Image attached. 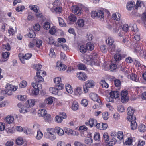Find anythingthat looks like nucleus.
Here are the masks:
<instances>
[{
  "instance_id": "nucleus-1",
  "label": "nucleus",
  "mask_w": 146,
  "mask_h": 146,
  "mask_svg": "<svg viewBox=\"0 0 146 146\" xmlns=\"http://www.w3.org/2000/svg\"><path fill=\"white\" fill-rule=\"evenodd\" d=\"M37 72L36 73V76L34 78V79L35 82H34L31 83L32 86L34 88L33 90V93L35 95H37L38 94L39 90L41 89L42 86L41 84L38 83L43 82L44 79L40 75L41 72Z\"/></svg>"
},
{
  "instance_id": "nucleus-2",
  "label": "nucleus",
  "mask_w": 146,
  "mask_h": 146,
  "mask_svg": "<svg viewBox=\"0 0 146 146\" xmlns=\"http://www.w3.org/2000/svg\"><path fill=\"white\" fill-rule=\"evenodd\" d=\"M134 112V110L131 107H129L127 109V113L128 116L127 117V119L131 122V129L133 130L135 129L137 127V123L135 121L136 117L133 115Z\"/></svg>"
},
{
  "instance_id": "nucleus-3",
  "label": "nucleus",
  "mask_w": 146,
  "mask_h": 146,
  "mask_svg": "<svg viewBox=\"0 0 146 146\" xmlns=\"http://www.w3.org/2000/svg\"><path fill=\"white\" fill-rule=\"evenodd\" d=\"M92 56H86L83 60V62L84 63L93 66H98L99 65L100 62L98 61L96 59L92 58Z\"/></svg>"
},
{
  "instance_id": "nucleus-4",
  "label": "nucleus",
  "mask_w": 146,
  "mask_h": 146,
  "mask_svg": "<svg viewBox=\"0 0 146 146\" xmlns=\"http://www.w3.org/2000/svg\"><path fill=\"white\" fill-rule=\"evenodd\" d=\"M95 84V82L92 80H91L86 81L85 82V85L83 87L84 92L85 93L88 92L89 88L94 87Z\"/></svg>"
},
{
  "instance_id": "nucleus-5",
  "label": "nucleus",
  "mask_w": 146,
  "mask_h": 146,
  "mask_svg": "<svg viewBox=\"0 0 146 146\" xmlns=\"http://www.w3.org/2000/svg\"><path fill=\"white\" fill-rule=\"evenodd\" d=\"M128 92L125 90H122L121 93V101L123 103L127 102L129 99L128 96Z\"/></svg>"
},
{
  "instance_id": "nucleus-6",
  "label": "nucleus",
  "mask_w": 146,
  "mask_h": 146,
  "mask_svg": "<svg viewBox=\"0 0 146 146\" xmlns=\"http://www.w3.org/2000/svg\"><path fill=\"white\" fill-rule=\"evenodd\" d=\"M107 27L110 29H111L113 28V32L117 33L119 29L120 28L121 25L118 24H117L116 23H115L113 24H108Z\"/></svg>"
},
{
  "instance_id": "nucleus-7",
  "label": "nucleus",
  "mask_w": 146,
  "mask_h": 146,
  "mask_svg": "<svg viewBox=\"0 0 146 146\" xmlns=\"http://www.w3.org/2000/svg\"><path fill=\"white\" fill-rule=\"evenodd\" d=\"M91 16L92 18L97 17L100 18H102L104 17V13L103 12L100 10L97 11H93L91 13Z\"/></svg>"
},
{
  "instance_id": "nucleus-8",
  "label": "nucleus",
  "mask_w": 146,
  "mask_h": 146,
  "mask_svg": "<svg viewBox=\"0 0 146 146\" xmlns=\"http://www.w3.org/2000/svg\"><path fill=\"white\" fill-rule=\"evenodd\" d=\"M85 123L86 125L89 126L90 127H96V124H98L96 120L93 118H90L89 121L87 122H86Z\"/></svg>"
},
{
  "instance_id": "nucleus-9",
  "label": "nucleus",
  "mask_w": 146,
  "mask_h": 146,
  "mask_svg": "<svg viewBox=\"0 0 146 146\" xmlns=\"http://www.w3.org/2000/svg\"><path fill=\"white\" fill-rule=\"evenodd\" d=\"M76 76L80 80L82 81H85L87 79V76L86 74L83 72L77 73Z\"/></svg>"
},
{
  "instance_id": "nucleus-10",
  "label": "nucleus",
  "mask_w": 146,
  "mask_h": 146,
  "mask_svg": "<svg viewBox=\"0 0 146 146\" xmlns=\"http://www.w3.org/2000/svg\"><path fill=\"white\" fill-rule=\"evenodd\" d=\"M73 12L76 15H80L82 12L81 8L76 5L73 6Z\"/></svg>"
},
{
  "instance_id": "nucleus-11",
  "label": "nucleus",
  "mask_w": 146,
  "mask_h": 146,
  "mask_svg": "<svg viewBox=\"0 0 146 146\" xmlns=\"http://www.w3.org/2000/svg\"><path fill=\"white\" fill-rule=\"evenodd\" d=\"M65 132L70 135H78V133L69 128H66L64 129Z\"/></svg>"
},
{
  "instance_id": "nucleus-12",
  "label": "nucleus",
  "mask_w": 146,
  "mask_h": 146,
  "mask_svg": "<svg viewBox=\"0 0 146 146\" xmlns=\"http://www.w3.org/2000/svg\"><path fill=\"white\" fill-rule=\"evenodd\" d=\"M108 127V125L106 123H98L96 124V127L100 130H104L106 129Z\"/></svg>"
},
{
  "instance_id": "nucleus-13",
  "label": "nucleus",
  "mask_w": 146,
  "mask_h": 146,
  "mask_svg": "<svg viewBox=\"0 0 146 146\" xmlns=\"http://www.w3.org/2000/svg\"><path fill=\"white\" fill-rule=\"evenodd\" d=\"M57 66L58 69L61 71H63L65 70L67 68V66L60 62H57Z\"/></svg>"
},
{
  "instance_id": "nucleus-14",
  "label": "nucleus",
  "mask_w": 146,
  "mask_h": 146,
  "mask_svg": "<svg viewBox=\"0 0 146 146\" xmlns=\"http://www.w3.org/2000/svg\"><path fill=\"white\" fill-rule=\"evenodd\" d=\"M66 117V113L64 112L60 113L58 115L56 116V119L58 121V119H60V121L58 120L59 122H62L63 121V119H65Z\"/></svg>"
},
{
  "instance_id": "nucleus-15",
  "label": "nucleus",
  "mask_w": 146,
  "mask_h": 146,
  "mask_svg": "<svg viewBox=\"0 0 146 146\" xmlns=\"http://www.w3.org/2000/svg\"><path fill=\"white\" fill-rule=\"evenodd\" d=\"M123 63H122L121 64H120V65L117 64L118 66V68L119 69V70L121 71H122L123 72L124 74L126 76L127 75L128 76H129L128 75L129 74V72L124 67V66H123Z\"/></svg>"
},
{
  "instance_id": "nucleus-16",
  "label": "nucleus",
  "mask_w": 146,
  "mask_h": 146,
  "mask_svg": "<svg viewBox=\"0 0 146 146\" xmlns=\"http://www.w3.org/2000/svg\"><path fill=\"white\" fill-rule=\"evenodd\" d=\"M117 142L116 138L114 137H110L108 141L107 142V144L109 145L113 146Z\"/></svg>"
},
{
  "instance_id": "nucleus-17",
  "label": "nucleus",
  "mask_w": 146,
  "mask_h": 146,
  "mask_svg": "<svg viewBox=\"0 0 146 146\" xmlns=\"http://www.w3.org/2000/svg\"><path fill=\"white\" fill-rule=\"evenodd\" d=\"M54 131L58 135L60 136L63 135L64 133V131L63 130L59 127H56L54 129Z\"/></svg>"
},
{
  "instance_id": "nucleus-18",
  "label": "nucleus",
  "mask_w": 146,
  "mask_h": 146,
  "mask_svg": "<svg viewBox=\"0 0 146 146\" xmlns=\"http://www.w3.org/2000/svg\"><path fill=\"white\" fill-rule=\"evenodd\" d=\"M121 15L118 13H113L112 15V18L114 20L116 21H120L121 19Z\"/></svg>"
},
{
  "instance_id": "nucleus-19",
  "label": "nucleus",
  "mask_w": 146,
  "mask_h": 146,
  "mask_svg": "<svg viewBox=\"0 0 146 146\" xmlns=\"http://www.w3.org/2000/svg\"><path fill=\"white\" fill-rule=\"evenodd\" d=\"M82 92V91L81 90V87H76L74 89V94L75 95L80 96Z\"/></svg>"
},
{
  "instance_id": "nucleus-20",
  "label": "nucleus",
  "mask_w": 146,
  "mask_h": 146,
  "mask_svg": "<svg viewBox=\"0 0 146 146\" xmlns=\"http://www.w3.org/2000/svg\"><path fill=\"white\" fill-rule=\"evenodd\" d=\"M26 106L27 108L33 106L35 104V100L33 99H31L28 100L25 103Z\"/></svg>"
},
{
  "instance_id": "nucleus-21",
  "label": "nucleus",
  "mask_w": 146,
  "mask_h": 146,
  "mask_svg": "<svg viewBox=\"0 0 146 146\" xmlns=\"http://www.w3.org/2000/svg\"><path fill=\"white\" fill-rule=\"evenodd\" d=\"M5 88H6L5 90H12L14 91H15L17 89L16 87H14L9 84H6Z\"/></svg>"
},
{
  "instance_id": "nucleus-22",
  "label": "nucleus",
  "mask_w": 146,
  "mask_h": 146,
  "mask_svg": "<svg viewBox=\"0 0 146 146\" xmlns=\"http://www.w3.org/2000/svg\"><path fill=\"white\" fill-rule=\"evenodd\" d=\"M60 3L59 1L58 0H55L50 5V8L51 9H53L55 7H59Z\"/></svg>"
},
{
  "instance_id": "nucleus-23",
  "label": "nucleus",
  "mask_w": 146,
  "mask_h": 146,
  "mask_svg": "<svg viewBox=\"0 0 146 146\" xmlns=\"http://www.w3.org/2000/svg\"><path fill=\"white\" fill-rule=\"evenodd\" d=\"M50 10L52 12H55L56 13H60L62 11V8L60 7H55L53 9L51 8Z\"/></svg>"
},
{
  "instance_id": "nucleus-24",
  "label": "nucleus",
  "mask_w": 146,
  "mask_h": 146,
  "mask_svg": "<svg viewBox=\"0 0 146 146\" xmlns=\"http://www.w3.org/2000/svg\"><path fill=\"white\" fill-rule=\"evenodd\" d=\"M84 25V21L83 19H79L77 21L76 25L80 27H83Z\"/></svg>"
},
{
  "instance_id": "nucleus-25",
  "label": "nucleus",
  "mask_w": 146,
  "mask_h": 146,
  "mask_svg": "<svg viewBox=\"0 0 146 146\" xmlns=\"http://www.w3.org/2000/svg\"><path fill=\"white\" fill-rule=\"evenodd\" d=\"M38 114L39 116H44L47 114V111L45 109H41L39 110L38 112Z\"/></svg>"
},
{
  "instance_id": "nucleus-26",
  "label": "nucleus",
  "mask_w": 146,
  "mask_h": 146,
  "mask_svg": "<svg viewBox=\"0 0 146 146\" xmlns=\"http://www.w3.org/2000/svg\"><path fill=\"white\" fill-rule=\"evenodd\" d=\"M49 90L50 92L53 94L57 95H59V94H58L59 91L56 87L55 88H50L49 89Z\"/></svg>"
},
{
  "instance_id": "nucleus-27",
  "label": "nucleus",
  "mask_w": 146,
  "mask_h": 146,
  "mask_svg": "<svg viewBox=\"0 0 146 146\" xmlns=\"http://www.w3.org/2000/svg\"><path fill=\"white\" fill-rule=\"evenodd\" d=\"M106 41L107 44H109L110 46H111L114 43V39L111 37L110 36L106 40Z\"/></svg>"
},
{
  "instance_id": "nucleus-28",
  "label": "nucleus",
  "mask_w": 146,
  "mask_h": 146,
  "mask_svg": "<svg viewBox=\"0 0 146 146\" xmlns=\"http://www.w3.org/2000/svg\"><path fill=\"white\" fill-rule=\"evenodd\" d=\"M84 142L87 145L89 146L92 144L93 140L90 138H86L84 140Z\"/></svg>"
},
{
  "instance_id": "nucleus-29",
  "label": "nucleus",
  "mask_w": 146,
  "mask_h": 146,
  "mask_svg": "<svg viewBox=\"0 0 146 146\" xmlns=\"http://www.w3.org/2000/svg\"><path fill=\"white\" fill-rule=\"evenodd\" d=\"M85 46L87 50H89L90 51H92L94 49V45L90 42L87 43Z\"/></svg>"
},
{
  "instance_id": "nucleus-30",
  "label": "nucleus",
  "mask_w": 146,
  "mask_h": 146,
  "mask_svg": "<svg viewBox=\"0 0 146 146\" xmlns=\"http://www.w3.org/2000/svg\"><path fill=\"white\" fill-rule=\"evenodd\" d=\"M68 19L71 22H74L76 21L77 19V17L74 14H71L69 16Z\"/></svg>"
},
{
  "instance_id": "nucleus-31",
  "label": "nucleus",
  "mask_w": 146,
  "mask_h": 146,
  "mask_svg": "<svg viewBox=\"0 0 146 146\" xmlns=\"http://www.w3.org/2000/svg\"><path fill=\"white\" fill-rule=\"evenodd\" d=\"M139 130L141 132H144L146 131V127L144 124L140 125L138 127Z\"/></svg>"
},
{
  "instance_id": "nucleus-32",
  "label": "nucleus",
  "mask_w": 146,
  "mask_h": 146,
  "mask_svg": "<svg viewBox=\"0 0 146 146\" xmlns=\"http://www.w3.org/2000/svg\"><path fill=\"white\" fill-rule=\"evenodd\" d=\"M14 119V118L13 117L11 116H8L6 118L5 121L7 123L10 124L13 122Z\"/></svg>"
},
{
  "instance_id": "nucleus-33",
  "label": "nucleus",
  "mask_w": 146,
  "mask_h": 146,
  "mask_svg": "<svg viewBox=\"0 0 146 146\" xmlns=\"http://www.w3.org/2000/svg\"><path fill=\"white\" fill-rule=\"evenodd\" d=\"M117 69V66L115 64H112L110 66V71L113 72L116 71Z\"/></svg>"
},
{
  "instance_id": "nucleus-34",
  "label": "nucleus",
  "mask_w": 146,
  "mask_h": 146,
  "mask_svg": "<svg viewBox=\"0 0 146 146\" xmlns=\"http://www.w3.org/2000/svg\"><path fill=\"white\" fill-rule=\"evenodd\" d=\"M90 97L92 100L94 101H96V99H97L98 97L97 94L94 93H90Z\"/></svg>"
},
{
  "instance_id": "nucleus-35",
  "label": "nucleus",
  "mask_w": 146,
  "mask_h": 146,
  "mask_svg": "<svg viewBox=\"0 0 146 146\" xmlns=\"http://www.w3.org/2000/svg\"><path fill=\"white\" fill-rule=\"evenodd\" d=\"M135 3L134 2L131 1L127 3V8L129 10H131V9L134 6Z\"/></svg>"
},
{
  "instance_id": "nucleus-36",
  "label": "nucleus",
  "mask_w": 146,
  "mask_h": 146,
  "mask_svg": "<svg viewBox=\"0 0 146 146\" xmlns=\"http://www.w3.org/2000/svg\"><path fill=\"white\" fill-rule=\"evenodd\" d=\"M66 89L67 92L71 94L73 92L72 88L71 86L68 84H66Z\"/></svg>"
},
{
  "instance_id": "nucleus-37",
  "label": "nucleus",
  "mask_w": 146,
  "mask_h": 146,
  "mask_svg": "<svg viewBox=\"0 0 146 146\" xmlns=\"http://www.w3.org/2000/svg\"><path fill=\"white\" fill-rule=\"evenodd\" d=\"M129 27L131 28V30L134 32H138L137 25L136 24H130Z\"/></svg>"
},
{
  "instance_id": "nucleus-38",
  "label": "nucleus",
  "mask_w": 146,
  "mask_h": 146,
  "mask_svg": "<svg viewBox=\"0 0 146 146\" xmlns=\"http://www.w3.org/2000/svg\"><path fill=\"white\" fill-rule=\"evenodd\" d=\"M35 43H36L35 45L38 48H39L42 45V40L39 39H35Z\"/></svg>"
},
{
  "instance_id": "nucleus-39",
  "label": "nucleus",
  "mask_w": 146,
  "mask_h": 146,
  "mask_svg": "<svg viewBox=\"0 0 146 146\" xmlns=\"http://www.w3.org/2000/svg\"><path fill=\"white\" fill-rule=\"evenodd\" d=\"M53 98L52 97H49L45 100V103L47 104L50 105L52 104L53 102Z\"/></svg>"
},
{
  "instance_id": "nucleus-40",
  "label": "nucleus",
  "mask_w": 146,
  "mask_h": 146,
  "mask_svg": "<svg viewBox=\"0 0 146 146\" xmlns=\"http://www.w3.org/2000/svg\"><path fill=\"white\" fill-rule=\"evenodd\" d=\"M27 108V107H26L25 106H23V107L20 109V112L25 113L28 112L29 111V109Z\"/></svg>"
},
{
  "instance_id": "nucleus-41",
  "label": "nucleus",
  "mask_w": 146,
  "mask_h": 146,
  "mask_svg": "<svg viewBox=\"0 0 146 146\" xmlns=\"http://www.w3.org/2000/svg\"><path fill=\"white\" fill-rule=\"evenodd\" d=\"M58 19L60 26L63 27H65L66 26V24L65 23L63 20L60 17H58Z\"/></svg>"
},
{
  "instance_id": "nucleus-42",
  "label": "nucleus",
  "mask_w": 146,
  "mask_h": 146,
  "mask_svg": "<svg viewBox=\"0 0 146 146\" xmlns=\"http://www.w3.org/2000/svg\"><path fill=\"white\" fill-rule=\"evenodd\" d=\"M78 108V103L76 102H74L72 103V109L74 111L77 110Z\"/></svg>"
},
{
  "instance_id": "nucleus-43",
  "label": "nucleus",
  "mask_w": 146,
  "mask_h": 146,
  "mask_svg": "<svg viewBox=\"0 0 146 146\" xmlns=\"http://www.w3.org/2000/svg\"><path fill=\"white\" fill-rule=\"evenodd\" d=\"M44 116V120L46 122L48 123L51 122L52 120V118L50 114H47Z\"/></svg>"
},
{
  "instance_id": "nucleus-44",
  "label": "nucleus",
  "mask_w": 146,
  "mask_h": 146,
  "mask_svg": "<svg viewBox=\"0 0 146 146\" xmlns=\"http://www.w3.org/2000/svg\"><path fill=\"white\" fill-rule=\"evenodd\" d=\"M114 59L116 62H118L121 59V56L119 54H115L114 56Z\"/></svg>"
},
{
  "instance_id": "nucleus-45",
  "label": "nucleus",
  "mask_w": 146,
  "mask_h": 146,
  "mask_svg": "<svg viewBox=\"0 0 146 146\" xmlns=\"http://www.w3.org/2000/svg\"><path fill=\"white\" fill-rule=\"evenodd\" d=\"M100 83L103 88H107L108 87L109 85L104 80H102Z\"/></svg>"
},
{
  "instance_id": "nucleus-46",
  "label": "nucleus",
  "mask_w": 146,
  "mask_h": 146,
  "mask_svg": "<svg viewBox=\"0 0 146 146\" xmlns=\"http://www.w3.org/2000/svg\"><path fill=\"white\" fill-rule=\"evenodd\" d=\"M35 43V41L33 40L32 41L29 43L28 45L29 48L32 49H35L36 46Z\"/></svg>"
},
{
  "instance_id": "nucleus-47",
  "label": "nucleus",
  "mask_w": 146,
  "mask_h": 146,
  "mask_svg": "<svg viewBox=\"0 0 146 146\" xmlns=\"http://www.w3.org/2000/svg\"><path fill=\"white\" fill-rule=\"evenodd\" d=\"M79 50L80 52L82 53H85L87 50L85 46L83 45H81L80 46L79 48Z\"/></svg>"
},
{
  "instance_id": "nucleus-48",
  "label": "nucleus",
  "mask_w": 146,
  "mask_h": 146,
  "mask_svg": "<svg viewBox=\"0 0 146 146\" xmlns=\"http://www.w3.org/2000/svg\"><path fill=\"white\" fill-rule=\"evenodd\" d=\"M46 137L50 140L53 141L54 140L56 139L55 135L54 134V133L47 135L45 136Z\"/></svg>"
},
{
  "instance_id": "nucleus-49",
  "label": "nucleus",
  "mask_w": 146,
  "mask_h": 146,
  "mask_svg": "<svg viewBox=\"0 0 146 146\" xmlns=\"http://www.w3.org/2000/svg\"><path fill=\"white\" fill-rule=\"evenodd\" d=\"M43 134L40 130H38L37 131V135L36 137V139L40 140L43 137Z\"/></svg>"
},
{
  "instance_id": "nucleus-50",
  "label": "nucleus",
  "mask_w": 146,
  "mask_h": 146,
  "mask_svg": "<svg viewBox=\"0 0 146 146\" xmlns=\"http://www.w3.org/2000/svg\"><path fill=\"white\" fill-rule=\"evenodd\" d=\"M56 29L55 26H53L49 30V33L52 35L55 34L56 33Z\"/></svg>"
},
{
  "instance_id": "nucleus-51",
  "label": "nucleus",
  "mask_w": 146,
  "mask_h": 146,
  "mask_svg": "<svg viewBox=\"0 0 146 146\" xmlns=\"http://www.w3.org/2000/svg\"><path fill=\"white\" fill-rule=\"evenodd\" d=\"M103 139L106 141V142L107 143L108 141L110 138L109 136L108 135L107 133H105L103 135Z\"/></svg>"
},
{
  "instance_id": "nucleus-52",
  "label": "nucleus",
  "mask_w": 146,
  "mask_h": 146,
  "mask_svg": "<svg viewBox=\"0 0 146 146\" xmlns=\"http://www.w3.org/2000/svg\"><path fill=\"white\" fill-rule=\"evenodd\" d=\"M16 141L17 144L18 145H21L23 143V139L21 137L18 138Z\"/></svg>"
},
{
  "instance_id": "nucleus-53",
  "label": "nucleus",
  "mask_w": 146,
  "mask_h": 146,
  "mask_svg": "<svg viewBox=\"0 0 146 146\" xmlns=\"http://www.w3.org/2000/svg\"><path fill=\"white\" fill-rule=\"evenodd\" d=\"M117 109L118 111L120 112H123L125 109L124 108V107L122 105H119L117 106Z\"/></svg>"
},
{
  "instance_id": "nucleus-54",
  "label": "nucleus",
  "mask_w": 146,
  "mask_h": 146,
  "mask_svg": "<svg viewBox=\"0 0 146 146\" xmlns=\"http://www.w3.org/2000/svg\"><path fill=\"white\" fill-rule=\"evenodd\" d=\"M36 34L33 31H30L28 34V36L30 38H33L35 37Z\"/></svg>"
},
{
  "instance_id": "nucleus-55",
  "label": "nucleus",
  "mask_w": 146,
  "mask_h": 146,
  "mask_svg": "<svg viewBox=\"0 0 146 146\" xmlns=\"http://www.w3.org/2000/svg\"><path fill=\"white\" fill-rule=\"evenodd\" d=\"M50 23L48 22H46L44 23L43 25V28L44 29L47 30L50 27Z\"/></svg>"
},
{
  "instance_id": "nucleus-56",
  "label": "nucleus",
  "mask_w": 146,
  "mask_h": 146,
  "mask_svg": "<svg viewBox=\"0 0 146 146\" xmlns=\"http://www.w3.org/2000/svg\"><path fill=\"white\" fill-rule=\"evenodd\" d=\"M19 85V86L21 88H25L27 85V82L25 81H22L21 82Z\"/></svg>"
},
{
  "instance_id": "nucleus-57",
  "label": "nucleus",
  "mask_w": 146,
  "mask_h": 146,
  "mask_svg": "<svg viewBox=\"0 0 146 146\" xmlns=\"http://www.w3.org/2000/svg\"><path fill=\"white\" fill-rule=\"evenodd\" d=\"M117 137L119 140H121L122 139L123 137V135L122 132L119 131L117 134Z\"/></svg>"
},
{
  "instance_id": "nucleus-58",
  "label": "nucleus",
  "mask_w": 146,
  "mask_h": 146,
  "mask_svg": "<svg viewBox=\"0 0 146 146\" xmlns=\"http://www.w3.org/2000/svg\"><path fill=\"white\" fill-rule=\"evenodd\" d=\"M135 34L134 35V38L136 40L139 41L140 38V34L138 32H136Z\"/></svg>"
},
{
  "instance_id": "nucleus-59",
  "label": "nucleus",
  "mask_w": 146,
  "mask_h": 146,
  "mask_svg": "<svg viewBox=\"0 0 146 146\" xmlns=\"http://www.w3.org/2000/svg\"><path fill=\"white\" fill-rule=\"evenodd\" d=\"M10 53L8 52H4L2 53V57L4 59H6L9 56Z\"/></svg>"
},
{
  "instance_id": "nucleus-60",
  "label": "nucleus",
  "mask_w": 146,
  "mask_h": 146,
  "mask_svg": "<svg viewBox=\"0 0 146 146\" xmlns=\"http://www.w3.org/2000/svg\"><path fill=\"white\" fill-rule=\"evenodd\" d=\"M54 82L56 84H60L61 82V78L60 77H57L54 79Z\"/></svg>"
},
{
  "instance_id": "nucleus-61",
  "label": "nucleus",
  "mask_w": 146,
  "mask_h": 146,
  "mask_svg": "<svg viewBox=\"0 0 146 146\" xmlns=\"http://www.w3.org/2000/svg\"><path fill=\"white\" fill-rule=\"evenodd\" d=\"M64 87V85L63 84L60 83V84H56V88L57 89L58 91L59 92V90L63 89Z\"/></svg>"
},
{
  "instance_id": "nucleus-62",
  "label": "nucleus",
  "mask_w": 146,
  "mask_h": 146,
  "mask_svg": "<svg viewBox=\"0 0 146 146\" xmlns=\"http://www.w3.org/2000/svg\"><path fill=\"white\" fill-rule=\"evenodd\" d=\"M131 79L134 81H136L137 76L135 74H132L129 76Z\"/></svg>"
},
{
  "instance_id": "nucleus-63",
  "label": "nucleus",
  "mask_w": 146,
  "mask_h": 146,
  "mask_svg": "<svg viewBox=\"0 0 146 146\" xmlns=\"http://www.w3.org/2000/svg\"><path fill=\"white\" fill-rule=\"evenodd\" d=\"M49 56L51 57H55V53L54 52V50L52 48H51L50 50Z\"/></svg>"
},
{
  "instance_id": "nucleus-64",
  "label": "nucleus",
  "mask_w": 146,
  "mask_h": 146,
  "mask_svg": "<svg viewBox=\"0 0 146 146\" xmlns=\"http://www.w3.org/2000/svg\"><path fill=\"white\" fill-rule=\"evenodd\" d=\"M94 139L96 141H98L100 140V135L98 133H95L94 135Z\"/></svg>"
}]
</instances>
